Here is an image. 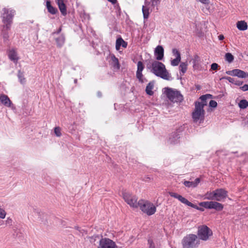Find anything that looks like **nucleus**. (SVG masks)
I'll return each instance as SVG.
<instances>
[{"label":"nucleus","mask_w":248,"mask_h":248,"mask_svg":"<svg viewBox=\"0 0 248 248\" xmlns=\"http://www.w3.org/2000/svg\"><path fill=\"white\" fill-rule=\"evenodd\" d=\"M211 96L210 94L202 95L200 97L201 102H195V108L192 113V118L194 122L201 124L203 123L204 119V106L207 105L206 100Z\"/></svg>","instance_id":"f257e3e1"},{"label":"nucleus","mask_w":248,"mask_h":248,"mask_svg":"<svg viewBox=\"0 0 248 248\" xmlns=\"http://www.w3.org/2000/svg\"><path fill=\"white\" fill-rule=\"evenodd\" d=\"M151 71L157 77L165 80H170V75L166 68L165 65L161 62L155 61L151 66Z\"/></svg>","instance_id":"f03ea898"},{"label":"nucleus","mask_w":248,"mask_h":248,"mask_svg":"<svg viewBox=\"0 0 248 248\" xmlns=\"http://www.w3.org/2000/svg\"><path fill=\"white\" fill-rule=\"evenodd\" d=\"M200 240L197 235L190 233L185 236L182 240L183 248H198Z\"/></svg>","instance_id":"7ed1b4c3"},{"label":"nucleus","mask_w":248,"mask_h":248,"mask_svg":"<svg viewBox=\"0 0 248 248\" xmlns=\"http://www.w3.org/2000/svg\"><path fill=\"white\" fill-rule=\"evenodd\" d=\"M138 205L142 212L148 216L154 215L156 211L155 205L148 201L140 200L138 202Z\"/></svg>","instance_id":"20e7f679"},{"label":"nucleus","mask_w":248,"mask_h":248,"mask_svg":"<svg viewBox=\"0 0 248 248\" xmlns=\"http://www.w3.org/2000/svg\"><path fill=\"white\" fill-rule=\"evenodd\" d=\"M197 236L199 240L207 241L212 236L213 232L205 225H200L198 227Z\"/></svg>","instance_id":"39448f33"},{"label":"nucleus","mask_w":248,"mask_h":248,"mask_svg":"<svg viewBox=\"0 0 248 248\" xmlns=\"http://www.w3.org/2000/svg\"><path fill=\"white\" fill-rule=\"evenodd\" d=\"M2 11L3 13L1 15L2 22L5 24L6 30H8L10 29L15 11L14 10H9L6 8H3Z\"/></svg>","instance_id":"423d86ee"},{"label":"nucleus","mask_w":248,"mask_h":248,"mask_svg":"<svg viewBox=\"0 0 248 248\" xmlns=\"http://www.w3.org/2000/svg\"><path fill=\"white\" fill-rule=\"evenodd\" d=\"M165 93L170 101L181 102L183 100V96L179 91L169 88H165Z\"/></svg>","instance_id":"0eeeda50"},{"label":"nucleus","mask_w":248,"mask_h":248,"mask_svg":"<svg viewBox=\"0 0 248 248\" xmlns=\"http://www.w3.org/2000/svg\"><path fill=\"white\" fill-rule=\"evenodd\" d=\"M199 205L206 209H213L217 211L222 210L224 207L222 204L216 201L203 202H200Z\"/></svg>","instance_id":"6e6552de"},{"label":"nucleus","mask_w":248,"mask_h":248,"mask_svg":"<svg viewBox=\"0 0 248 248\" xmlns=\"http://www.w3.org/2000/svg\"><path fill=\"white\" fill-rule=\"evenodd\" d=\"M123 197L124 201L131 207L137 208L139 207L138 202H137L138 198L136 196L133 195L128 192H124Z\"/></svg>","instance_id":"1a4fd4ad"},{"label":"nucleus","mask_w":248,"mask_h":248,"mask_svg":"<svg viewBox=\"0 0 248 248\" xmlns=\"http://www.w3.org/2000/svg\"><path fill=\"white\" fill-rule=\"evenodd\" d=\"M169 195L174 198L178 199L179 201H180L183 203L186 204L187 206L196 209L197 210L203 211V209L202 208L199 207L197 205L192 203V202H189L187 199L185 198L182 197L181 195L173 192H170Z\"/></svg>","instance_id":"9d476101"},{"label":"nucleus","mask_w":248,"mask_h":248,"mask_svg":"<svg viewBox=\"0 0 248 248\" xmlns=\"http://www.w3.org/2000/svg\"><path fill=\"white\" fill-rule=\"evenodd\" d=\"M97 248H118L115 242L108 238H102Z\"/></svg>","instance_id":"9b49d317"},{"label":"nucleus","mask_w":248,"mask_h":248,"mask_svg":"<svg viewBox=\"0 0 248 248\" xmlns=\"http://www.w3.org/2000/svg\"><path fill=\"white\" fill-rule=\"evenodd\" d=\"M144 68V65L143 62L141 61H139L137 63V70L136 72V78L139 80V82L141 83L147 82V80L143 77L142 73L143 70Z\"/></svg>","instance_id":"f8f14e48"},{"label":"nucleus","mask_w":248,"mask_h":248,"mask_svg":"<svg viewBox=\"0 0 248 248\" xmlns=\"http://www.w3.org/2000/svg\"><path fill=\"white\" fill-rule=\"evenodd\" d=\"M226 73L228 75L236 76L239 78H248V73L239 69L227 71Z\"/></svg>","instance_id":"ddd939ff"},{"label":"nucleus","mask_w":248,"mask_h":248,"mask_svg":"<svg viewBox=\"0 0 248 248\" xmlns=\"http://www.w3.org/2000/svg\"><path fill=\"white\" fill-rule=\"evenodd\" d=\"M34 212L38 216V219L39 221H41L44 225H49L48 216L46 214L41 212L39 209H35Z\"/></svg>","instance_id":"4468645a"},{"label":"nucleus","mask_w":248,"mask_h":248,"mask_svg":"<svg viewBox=\"0 0 248 248\" xmlns=\"http://www.w3.org/2000/svg\"><path fill=\"white\" fill-rule=\"evenodd\" d=\"M216 195V200L221 201L226 198L228 196V192L223 188H218L215 190Z\"/></svg>","instance_id":"2eb2a0df"},{"label":"nucleus","mask_w":248,"mask_h":248,"mask_svg":"<svg viewBox=\"0 0 248 248\" xmlns=\"http://www.w3.org/2000/svg\"><path fill=\"white\" fill-rule=\"evenodd\" d=\"M155 56L157 60H161L164 57V48L161 46H158L155 48Z\"/></svg>","instance_id":"dca6fc26"},{"label":"nucleus","mask_w":248,"mask_h":248,"mask_svg":"<svg viewBox=\"0 0 248 248\" xmlns=\"http://www.w3.org/2000/svg\"><path fill=\"white\" fill-rule=\"evenodd\" d=\"M62 30V25H61L57 31L54 32L52 33V35L54 37L57 46L59 47H61L62 46V37L61 36L60 37H56V35L60 33Z\"/></svg>","instance_id":"f3484780"},{"label":"nucleus","mask_w":248,"mask_h":248,"mask_svg":"<svg viewBox=\"0 0 248 248\" xmlns=\"http://www.w3.org/2000/svg\"><path fill=\"white\" fill-rule=\"evenodd\" d=\"M110 64L115 69L119 70L120 68V64L119 62L118 59L113 54L110 55Z\"/></svg>","instance_id":"a211bd4d"},{"label":"nucleus","mask_w":248,"mask_h":248,"mask_svg":"<svg viewBox=\"0 0 248 248\" xmlns=\"http://www.w3.org/2000/svg\"><path fill=\"white\" fill-rule=\"evenodd\" d=\"M8 57L9 59L13 61L14 62L16 63L19 58L17 57V54L14 49H12L9 50Z\"/></svg>","instance_id":"6ab92c4d"},{"label":"nucleus","mask_w":248,"mask_h":248,"mask_svg":"<svg viewBox=\"0 0 248 248\" xmlns=\"http://www.w3.org/2000/svg\"><path fill=\"white\" fill-rule=\"evenodd\" d=\"M179 138L180 136L178 133L177 132H174L170 135L169 141L170 144H175L178 143Z\"/></svg>","instance_id":"aec40b11"},{"label":"nucleus","mask_w":248,"mask_h":248,"mask_svg":"<svg viewBox=\"0 0 248 248\" xmlns=\"http://www.w3.org/2000/svg\"><path fill=\"white\" fill-rule=\"evenodd\" d=\"M0 102L4 106L8 107H10L12 104L8 96L5 94H2L0 96Z\"/></svg>","instance_id":"412c9836"},{"label":"nucleus","mask_w":248,"mask_h":248,"mask_svg":"<svg viewBox=\"0 0 248 248\" xmlns=\"http://www.w3.org/2000/svg\"><path fill=\"white\" fill-rule=\"evenodd\" d=\"M46 7L48 12L52 15H55L58 12L57 9L51 5V2L49 0L46 1Z\"/></svg>","instance_id":"4be33fe9"},{"label":"nucleus","mask_w":248,"mask_h":248,"mask_svg":"<svg viewBox=\"0 0 248 248\" xmlns=\"http://www.w3.org/2000/svg\"><path fill=\"white\" fill-rule=\"evenodd\" d=\"M127 46V43L124 41L121 37H119L117 39L116 42V49L119 50L121 46H122L124 48H126Z\"/></svg>","instance_id":"5701e85b"},{"label":"nucleus","mask_w":248,"mask_h":248,"mask_svg":"<svg viewBox=\"0 0 248 248\" xmlns=\"http://www.w3.org/2000/svg\"><path fill=\"white\" fill-rule=\"evenodd\" d=\"M222 79H227L229 82L232 83V84H234L237 86H241L243 84V82L241 81L238 80L234 78H231L230 77H222L220 79V80H221Z\"/></svg>","instance_id":"b1692460"},{"label":"nucleus","mask_w":248,"mask_h":248,"mask_svg":"<svg viewBox=\"0 0 248 248\" xmlns=\"http://www.w3.org/2000/svg\"><path fill=\"white\" fill-rule=\"evenodd\" d=\"M236 26L240 31H245L248 29L247 23L245 21H239L236 23Z\"/></svg>","instance_id":"393cba45"},{"label":"nucleus","mask_w":248,"mask_h":248,"mask_svg":"<svg viewBox=\"0 0 248 248\" xmlns=\"http://www.w3.org/2000/svg\"><path fill=\"white\" fill-rule=\"evenodd\" d=\"M204 199L209 200H216L215 191H208L204 195Z\"/></svg>","instance_id":"a878e982"},{"label":"nucleus","mask_w":248,"mask_h":248,"mask_svg":"<svg viewBox=\"0 0 248 248\" xmlns=\"http://www.w3.org/2000/svg\"><path fill=\"white\" fill-rule=\"evenodd\" d=\"M154 83L153 82H150L147 85L145 89L146 93L149 95H152L154 94V92L152 90L154 88Z\"/></svg>","instance_id":"bb28decb"},{"label":"nucleus","mask_w":248,"mask_h":248,"mask_svg":"<svg viewBox=\"0 0 248 248\" xmlns=\"http://www.w3.org/2000/svg\"><path fill=\"white\" fill-rule=\"evenodd\" d=\"M148 248H161L160 245L155 244L153 239L150 238L148 240Z\"/></svg>","instance_id":"cd10ccee"},{"label":"nucleus","mask_w":248,"mask_h":248,"mask_svg":"<svg viewBox=\"0 0 248 248\" xmlns=\"http://www.w3.org/2000/svg\"><path fill=\"white\" fill-rule=\"evenodd\" d=\"M179 70L180 71V73H182V74H184L187 68V63L186 62H182L179 65Z\"/></svg>","instance_id":"c85d7f7f"},{"label":"nucleus","mask_w":248,"mask_h":248,"mask_svg":"<svg viewBox=\"0 0 248 248\" xmlns=\"http://www.w3.org/2000/svg\"><path fill=\"white\" fill-rule=\"evenodd\" d=\"M17 77L20 82L22 84H23L26 82V79L24 78V73L21 72L20 70L18 71Z\"/></svg>","instance_id":"c756f323"},{"label":"nucleus","mask_w":248,"mask_h":248,"mask_svg":"<svg viewBox=\"0 0 248 248\" xmlns=\"http://www.w3.org/2000/svg\"><path fill=\"white\" fill-rule=\"evenodd\" d=\"M149 10L147 7L143 6L142 8V11L143 13V18L144 19H147L149 16Z\"/></svg>","instance_id":"7c9ffc66"},{"label":"nucleus","mask_w":248,"mask_h":248,"mask_svg":"<svg viewBox=\"0 0 248 248\" xmlns=\"http://www.w3.org/2000/svg\"><path fill=\"white\" fill-rule=\"evenodd\" d=\"M238 106L241 109H245L248 107V101L246 99L241 100L238 103Z\"/></svg>","instance_id":"2f4dec72"},{"label":"nucleus","mask_w":248,"mask_h":248,"mask_svg":"<svg viewBox=\"0 0 248 248\" xmlns=\"http://www.w3.org/2000/svg\"><path fill=\"white\" fill-rule=\"evenodd\" d=\"M225 57L226 61L229 63L232 62L234 60L233 56L230 53H227L225 54Z\"/></svg>","instance_id":"473e14b6"},{"label":"nucleus","mask_w":248,"mask_h":248,"mask_svg":"<svg viewBox=\"0 0 248 248\" xmlns=\"http://www.w3.org/2000/svg\"><path fill=\"white\" fill-rule=\"evenodd\" d=\"M181 61V58H175L171 61V65L173 66H177Z\"/></svg>","instance_id":"72a5a7b5"},{"label":"nucleus","mask_w":248,"mask_h":248,"mask_svg":"<svg viewBox=\"0 0 248 248\" xmlns=\"http://www.w3.org/2000/svg\"><path fill=\"white\" fill-rule=\"evenodd\" d=\"M173 55L176 58H181V54L180 52L176 48H173L172 50Z\"/></svg>","instance_id":"f704fd0d"},{"label":"nucleus","mask_w":248,"mask_h":248,"mask_svg":"<svg viewBox=\"0 0 248 248\" xmlns=\"http://www.w3.org/2000/svg\"><path fill=\"white\" fill-rule=\"evenodd\" d=\"M55 135L57 137H60L61 135V128L59 126L55 127L54 130Z\"/></svg>","instance_id":"c9c22d12"},{"label":"nucleus","mask_w":248,"mask_h":248,"mask_svg":"<svg viewBox=\"0 0 248 248\" xmlns=\"http://www.w3.org/2000/svg\"><path fill=\"white\" fill-rule=\"evenodd\" d=\"M99 238V236L98 235H94L92 236H89L88 237L90 242L92 243H94L96 240L97 238Z\"/></svg>","instance_id":"e433bc0d"},{"label":"nucleus","mask_w":248,"mask_h":248,"mask_svg":"<svg viewBox=\"0 0 248 248\" xmlns=\"http://www.w3.org/2000/svg\"><path fill=\"white\" fill-rule=\"evenodd\" d=\"M183 184L186 187H194V184H193L192 181H185L184 182Z\"/></svg>","instance_id":"4c0bfd02"},{"label":"nucleus","mask_w":248,"mask_h":248,"mask_svg":"<svg viewBox=\"0 0 248 248\" xmlns=\"http://www.w3.org/2000/svg\"><path fill=\"white\" fill-rule=\"evenodd\" d=\"M217 102L213 100H210L209 102V106L212 108H216L217 106Z\"/></svg>","instance_id":"58836bf2"},{"label":"nucleus","mask_w":248,"mask_h":248,"mask_svg":"<svg viewBox=\"0 0 248 248\" xmlns=\"http://www.w3.org/2000/svg\"><path fill=\"white\" fill-rule=\"evenodd\" d=\"M6 212L3 209L0 208V218H4L6 216Z\"/></svg>","instance_id":"ea45409f"},{"label":"nucleus","mask_w":248,"mask_h":248,"mask_svg":"<svg viewBox=\"0 0 248 248\" xmlns=\"http://www.w3.org/2000/svg\"><path fill=\"white\" fill-rule=\"evenodd\" d=\"M56 1L58 5L60 11L62 14V0H57Z\"/></svg>","instance_id":"a19ab883"},{"label":"nucleus","mask_w":248,"mask_h":248,"mask_svg":"<svg viewBox=\"0 0 248 248\" xmlns=\"http://www.w3.org/2000/svg\"><path fill=\"white\" fill-rule=\"evenodd\" d=\"M219 67L218 64L216 63H213L211 65V69L212 70H216L217 69L218 67Z\"/></svg>","instance_id":"79ce46f5"},{"label":"nucleus","mask_w":248,"mask_h":248,"mask_svg":"<svg viewBox=\"0 0 248 248\" xmlns=\"http://www.w3.org/2000/svg\"><path fill=\"white\" fill-rule=\"evenodd\" d=\"M200 181H201V179L199 178H197L194 181H192L193 183L194 184V187H196L198 185V184L200 183Z\"/></svg>","instance_id":"37998d69"},{"label":"nucleus","mask_w":248,"mask_h":248,"mask_svg":"<svg viewBox=\"0 0 248 248\" xmlns=\"http://www.w3.org/2000/svg\"><path fill=\"white\" fill-rule=\"evenodd\" d=\"M240 89L244 92L248 91V84H245L243 86L240 87Z\"/></svg>","instance_id":"c03bdc74"},{"label":"nucleus","mask_w":248,"mask_h":248,"mask_svg":"<svg viewBox=\"0 0 248 248\" xmlns=\"http://www.w3.org/2000/svg\"><path fill=\"white\" fill-rule=\"evenodd\" d=\"M152 6H155L158 5L159 3V0H151Z\"/></svg>","instance_id":"a18cd8bd"},{"label":"nucleus","mask_w":248,"mask_h":248,"mask_svg":"<svg viewBox=\"0 0 248 248\" xmlns=\"http://www.w3.org/2000/svg\"><path fill=\"white\" fill-rule=\"evenodd\" d=\"M199 1L201 2L202 4L204 5H208L210 3L209 0H198Z\"/></svg>","instance_id":"49530a36"},{"label":"nucleus","mask_w":248,"mask_h":248,"mask_svg":"<svg viewBox=\"0 0 248 248\" xmlns=\"http://www.w3.org/2000/svg\"><path fill=\"white\" fill-rule=\"evenodd\" d=\"M12 222H13V220L12 219H11L10 218H8L7 220L6 221V225H9V226H11L12 225Z\"/></svg>","instance_id":"de8ad7c7"},{"label":"nucleus","mask_w":248,"mask_h":248,"mask_svg":"<svg viewBox=\"0 0 248 248\" xmlns=\"http://www.w3.org/2000/svg\"><path fill=\"white\" fill-rule=\"evenodd\" d=\"M66 15V7L65 4L63 2V16Z\"/></svg>","instance_id":"09e8293b"},{"label":"nucleus","mask_w":248,"mask_h":248,"mask_svg":"<svg viewBox=\"0 0 248 248\" xmlns=\"http://www.w3.org/2000/svg\"><path fill=\"white\" fill-rule=\"evenodd\" d=\"M218 39L219 40H223L224 39V36L222 34H220L218 36Z\"/></svg>","instance_id":"8fccbe9b"},{"label":"nucleus","mask_w":248,"mask_h":248,"mask_svg":"<svg viewBox=\"0 0 248 248\" xmlns=\"http://www.w3.org/2000/svg\"><path fill=\"white\" fill-rule=\"evenodd\" d=\"M193 68H194V69H198V65H197V64L196 63V61H195H195H194V62Z\"/></svg>","instance_id":"3c124183"},{"label":"nucleus","mask_w":248,"mask_h":248,"mask_svg":"<svg viewBox=\"0 0 248 248\" xmlns=\"http://www.w3.org/2000/svg\"><path fill=\"white\" fill-rule=\"evenodd\" d=\"M153 178H151L149 176H147L145 178V181H147V182H148L149 181H150L151 180H152Z\"/></svg>","instance_id":"603ef678"},{"label":"nucleus","mask_w":248,"mask_h":248,"mask_svg":"<svg viewBox=\"0 0 248 248\" xmlns=\"http://www.w3.org/2000/svg\"><path fill=\"white\" fill-rule=\"evenodd\" d=\"M8 35L7 33H5L3 35V38L4 39H8Z\"/></svg>","instance_id":"864d4df0"},{"label":"nucleus","mask_w":248,"mask_h":248,"mask_svg":"<svg viewBox=\"0 0 248 248\" xmlns=\"http://www.w3.org/2000/svg\"><path fill=\"white\" fill-rule=\"evenodd\" d=\"M108 1L111 2L112 4H115L117 2V0H108Z\"/></svg>","instance_id":"5fc2aeb1"},{"label":"nucleus","mask_w":248,"mask_h":248,"mask_svg":"<svg viewBox=\"0 0 248 248\" xmlns=\"http://www.w3.org/2000/svg\"><path fill=\"white\" fill-rule=\"evenodd\" d=\"M75 229H76V230H78V231H80V230H79V229H80V228H79V227H75Z\"/></svg>","instance_id":"6e6d98bb"},{"label":"nucleus","mask_w":248,"mask_h":248,"mask_svg":"<svg viewBox=\"0 0 248 248\" xmlns=\"http://www.w3.org/2000/svg\"><path fill=\"white\" fill-rule=\"evenodd\" d=\"M98 96H99V97L101 96V93L98 92Z\"/></svg>","instance_id":"4d7b16f0"},{"label":"nucleus","mask_w":248,"mask_h":248,"mask_svg":"<svg viewBox=\"0 0 248 248\" xmlns=\"http://www.w3.org/2000/svg\"><path fill=\"white\" fill-rule=\"evenodd\" d=\"M14 231L15 232V233H14V235H15V233H16V229L14 228L13 229Z\"/></svg>","instance_id":"13d9d810"},{"label":"nucleus","mask_w":248,"mask_h":248,"mask_svg":"<svg viewBox=\"0 0 248 248\" xmlns=\"http://www.w3.org/2000/svg\"><path fill=\"white\" fill-rule=\"evenodd\" d=\"M74 82H75V83H77V79H75V80H74Z\"/></svg>","instance_id":"bf43d9fd"}]
</instances>
